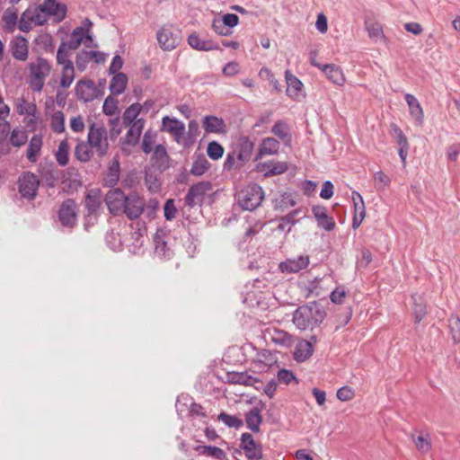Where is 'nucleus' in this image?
I'll return each instance as SVG.
<instances>
[{
	"mask_svg": "<svg viewBox=\"0 0 460 460\" xmlns=\"http://www.w3.org/2000/svg\"><path fill=\"white\" fill-rule=\"evenodd\" d=\"M326 317L323 306L316 302H309L299 306L293 314V323L300 330L314 329L319 326Z\"/></svg>",
	"mask_w": 460,
	"mask_h": 460,
	"instance_id": "1",
	"label": "nucleus"
},
{
	"mask_svg": "<svg viewBox=\"0 0 460 460\" xmlns=\"http://www.w3.org/2000/svg\"><path fill=\"white\" fill-rule=\"evenodd\" d=\"M27 69L29 70V84L34 92H41L45 79L51 72L52 66L48 59L38 57L34 61L28 64Z\"/></svg>",
	"mask_w": 460,
	"mask_h": 460,
	"instance_id": "2",
	"label": "nucleus"
},
{
	"mask_svg": "<svg viewBox=\"0 0 460 460\" xmlns=\"http://www.w3.org/2000/svg\"><path fill=\"white\" fill-rule=\"evenodd\" d=\"M235 199L243 210L253 211L264 199V190L259 184H249L236 193Z\"/></svg>",
	"mask_w": 460,
	"mask_h": 460,
	"instance_id": "3",
	"label": "nucleus"
},
{
	"mask_svg": "<svg viewBox=\"0 0 460 460\" xmlns=\"http://www.w3.org/2000/svg\"><path fill=\"white\" fill-rule=\"evenodd\" d=\"M87 142L91 147L96 149L99 157L105 156L109 149L108 133L105 127L92 123L89 126Z\"/></svg>",
	"mask_w": 460,
	"mask_h": 460,
	"instance_id": "4",
	"label": "nucleus"
},
{
	"mask_svg": "<svg viewBox=\"0 0 460 460\" xmlns=\"http://www.w3.org/2000/svg\"><path fill=\"white\" fill-rule=\"evenodd\" d=\"M58 218L63 227L72 230L78 221V205L74 199H66L58 211Z\"/></svg>",
	"mask_w": 460,
	"mask_h": 460,
	"instance_id": "5",
	"label": "nucleus"
},
{
	"mask_svg": "<svg viewBox=\"0 0 460 460\" xmlns=\"http://www.w3.org/2000/svg\"><path fill=\"white\" fill-rule=\"evenodd\" d=\"M17 184L22 198L31 201L37 197L40 180L33 172H22L18 179Z\"/></svg>",
	"mask_w": 460,
	"mask_h": 460,
	"instance_id": "6",
	"label": "nucleus"
},
{
	"mask_svg": "<svg viewBox=\"0 0 460 460\" xmlns=\"http://www.w3.org/2000/svg\"><path fill=\"white\" fill-rule=\"evenodd\" d=\"M212 183L208 181H199L190 187L185 196V205L190 208L202 206L206 194L212 190Z\"/></svg>",
	"mask_w": 460,
	"mask_h": 460,
	"instance_id": "7",
	"label": "nucleus"
},
{
	"mask_svg": "<svg viewBox=\"0 0 460 460\" xmlns=\"http://www.w3.org/2000/svg\"><path fill=\"white\" fill-rule=\"evenodd\" d=\"M76 98L83 102H89L95 98L103 95V93L95 85L91 79L79 80L75 87Z\"/></svg>",
	"mask_w": 460,
	"mask_h": 460,
	"instance_id": "8",
	"label": "nucleus"
},
{
	"mask_svg": "<svg viewBox=\"0 0 460 460\" xmlns=\"http://www.w3.org/2000/svg\"><path fill=\"white\" fill-rule=\"evenodd\" d=\"M145 207V199L137 192L132 191L127 195L122 214H124L129 220H135L140 217L143 214Z\"/></svg>",
	"mask_w": 460,
	"mask_h": 460,
	"instance_id": "9",
	"label": "nucleus"
},
{
	"mask_svg": "<svg viewBox=\"0 0 460 460\" xmlns=\"http://www.w3.org/2000/svg\"><path fill=\"white\" fill-rule=\"evenodd\" d=\"M239 447L243 450L248 460H261L263 458L262 445L257 443L250 433L246 432L241 435Z\"/></svg>",
	"mask_w": 460,
	"mask_h": 460,
	"instance_id": "10",
	"label": "nucleus"
},
{
	"mask_svg": "<svg viewBox=\"0 0 460 460\" xmlns=\"http://www.w3.org/2000/svg\"><path fill=\"white\" fill-rule=\"evenodd\" d=\"M127 195L119 188H111L106 194L104 201L109 212L113 216L122 215Z\"/></svg>",
	"mask_w": 460,
	"mask_h": 460,
	"instance_id": "11",
	"label": "nucleus"
},
{
	"mask_svg": "<svg viewBox=\"0 0 460 460\" xmlns=\"http://www.w3.org/2000/svg\"><path fill=\"white\" fill-rule=\"evenodd\" d=\"M102 190L98 188L89 190L84 197V205L87 212V217H97L102 209Z\"/></svg>",
	"mask_w": 460,
	"mask_h": 460,
	"instance_id": "12",
	"label": "nucleus"
},
{
	"mask_svg": "<svg viewBox=\"0 0 460 460\" xmlns=\"http://www.w3.org/2000/svg\"><path fill=\"white\" fill-rule=\"evenodd\" d=\"M254 144L248 137L241 136L233 152L236 155L238 165H245L252 155Z\"/></svg>",
	"mask_w": 460,
	"mask_h": 460,
	"instance_id": "13",
	"label": "nucleus"
},
{
	"mask_svg": "<svg viewBox=\"0 0 460 460\" xmlns=\"http://www.w3.org/2000/svg\"><path fill=\"white\" fill-rule=\"evenodd\" d=\"M37 9L49 16H54L56 22H61L66 18L67 12L66 5L58 3V0H44V3L40 4Z\"/></svg>",
	"mask_w": 460,
	"mask_h": 460,
	"instance_id": "14",
	"label": "nucleus"
},
{
	"mask_svg": "<svg viewBox=\"0 0 460 460\" xmlns=\"http://www.w3.org/2000/svg\"><path fill=\"white\" fill-rule=\"evenodd\" d=\"M157 41L165 51L174 49L179 44V37L172 31V26H162L156 33Z\"/></svg>",
	"mask_w": 460,
	"mask_h": 460,
	"instance_id": "15",
	"label": "nucleus"
},
{
	"mask_svg": "<svg viewBox=\"0 0 460 460\" xmlns=\"http://www.w3.org/2000/svg\"><path fill=\"white\" fill-rule=\"evenodd\" d=\"M288 169V164L287 162L270 160L264 163H258L256 164V171L262 173L264 177L282 174L286 172Z\"/></svg>",
	"mask_w": 460,
	"mask_h": 460,
	"instance_id": "16",
	"label": "nucleus"
},
{
	"mask_svg": "<svg viewBox=\"0 0 460 460\" xmlns=\"http://www.w3.org/2000/svg\"><path fill=\"white\" fill-rule=\"evenodd\" d=\"M162 130L169 132L177 143H181L185 133V125L176 118L164 116L162 119Z\"/></svg>",
	"mask_w": 460,
	"mask_h": 460,
	"instance_id": "17",
	"label": "nucleus"
},
{
	"mask_svg": "<svg viewBox=\"0 0 460 460\" xmlns=\"http://www.w3.org/2000/svg\"><path fill=\"white\" fill-rule=\"evenodd\" d=\"M309 262L310 259L308 255H300L297 258L287 259L285 261L280 262L279 268L283 273H297L300 270L306 269Z\"/></svg>",
	"mask_w": 460,
	"mask_h": 460,
	"instance_id": "18",
	"label": "nucleus"
},
{
	"mask_svg": "<svg viewBox=\"0 0 460 460\" xmlns=\"http://www.w3.org/2000/svg\"><path fill=\"white\" fill-rule=\"evenodd\" d=\"M93 41L92 34H85L83 31L82 28H75L71 34L69 35V39L66 41H64L65 46L72 50H75L79 48L81 43H84L85 47H91V42Z\"/></svg>",
	"mask_w": 460,
	"mask_h": 460,
	"instance_id": "19",
	"label": "nucleus"
},
{
	"mask_svg": "<svg viewBox=\"0 0 460 460\" xmlns=\"http://www.w3.org/2000/svg\"><path fill=\"white\" fill-rule=\"evenodd\" d=\"M10 51L16 60L25 61L29 54L28 40L23 36H16L10 42Z\"/></svg>",
	"mask_w": 460,
	"mask_h": 460,
	"instance_id": "20",
	"label": "nucleus"
},
{
	"mask_svg": "<svg viewBox=\"0 0 460 460\" xmlns=\"http://www.w3.org/2000/svg\"><path fill=\"white\" fill-rule=\"evenodd\" d=\"M202 127L206 133H226V125L222 118L214 115H207L203 118Z\"/></svg>",
	"mask_w": 460,
	"mask_h": 460,
	"instance_id": "21",
	"label": "nucleus"
},
{
	"mask_svg": "<svg viewBox=\"0 0 460 460\" xmlns=\"http://www.w3.org/2000/svg\"><path fill=\"white\" fill-rule=\"evenodd\" d=\"M152 164L160 172H164L170 168V156L164 146L160 144L155 147L152 155Z\"/></svg>",
	"mask_w": 460,
	"mask_h": 460,
	"instance_id": "22",
	"label": "nucleus"
},
{
	"mask_svg": "<svg viewBox=\"0 0 460 460\" xmlns=\"http://www.w3.org/2000/svg\"><path fill=\"white\" fill-rule=\"evenodd\" d=\"M280 144L274 137H265L262 139L259 150L255 155L254 161L261 159L264 155H276L279 152Z\"/></svg>",
	"mask_w": 460,
	"mask_h": 460,
	"instance_id": "23",
	"label": "nucleus"
},
{
	"mask_svg": "<svg viewBox=\"0 0 460 460\" xmlns=\"http://www.w3.org/2000/svg\"><path fill=\"white\" fill-rule=\"evenodd\" d=\"M393 136L398 144V154L403 164L406 163V157L409 150V143L402 130L394 123L391 125Z\"/></svg>",
	"mask_w": 460,
	"mask_h": 460,
	"instance_id": "24",
	"label": "nucleus"
},
{
	"mask_svg": "<svg viewBox=\"0 0 460 460\" xmlns=\"http://www.w3.org/2000/svg\"><path fill=\"white\" fill-rule=\"evenodd\" d=\"M188 44L194 49L199 51H209L220 49V47L211 40H201L195 32L188 37Z\"/></svg>",
	"mask_w": 460,
	"mask_h": 460,
	"instance_id": "25",
	"label": "nucleus"
},
{
	"mask_svg": "<svg viewBox=\"0 0 460 460\" xmlns=\"http://www.w3.org/2000/svg\"><path fill=\"white\" fill-rule=\"evenodd\" d=\"M120 165L117 158H114L110 164L108 170L103 177V186L114 188L119 180Z\"/></svg>",
	"mask_w": 460,
	"mask_h": 460,
	"instance_id": "26",
	"label": "nucleus"
},
{
	"mask_svg": "<svg viewBox=\"0 0 460 460\" xmlns=\"http://www.w3.org/2000/svg\"><path fill=\"white\" fill-rule=\"evenodd\" d=\"M326 77L334 84L341 86L345 83V76L341 68L334 64H325L321 67Z\"/></svg>",
	"mask_w": 460,
	"mask_h": 460,
	"instance_id": "27",
	"label": "nucleus"
},
{
	"mask_svg": "<svg viewBox=\"0 0 460 460\" xmlns=\"http://www.w3.org/2000/svg\"><path fill=\"white\" fill-rule=\"evenodd\" d=\"M412 300V314L414 316L415 323H419L427 314L426 301L421 295L413 294Z\"/></svg>",
	"mask_w": 460,
	"mask_h": 460,
	"instance_id": "28",
	"label": "nucleus"
},
{
	"mask_svg": "<svg viewBox=\"0 0 460 460\" xmlns=\"http://www.w3.org/2000/svg\"><path fill=\"white\" fill-rule=\"evenodd\" d=\"M271 133L282 140L287 146H290L292 142V136L290 128L287 122L278 120L275 122L271 128Z\"/></svg>",
	"mask_w": 460,
	"mask_h": 460,
	"instance_id": "29",
	"label": "nucleus"
},
{
	"mask_svg": "<svg viewBox=\"0 0 460 460\" xmlns=\"http://www.w3.org/2000/svg\"><path fill=\"white\" fill-rule=\"evenodd\" d=\"M404 99L408 104L411 116L419 125H421L423 123L424 114L419 101L411 93H406Z\"/></svg>",
	"mask_w": 460,
	"mask_h": 460,
	"instance_id": "30",
	"label": "nucleus"
},
{
	"mask_svg": "<svg viewBox=\"0 0 460 460\" xmlns=\"http://www.w3.org/2000/svg\"><path fill=\"white\" fill-rule=\"evenodd\" d=\"M314 353V347L311 341L302 340L299 341L294 351V358L297 362H304L307 360Z\"/></svg>",
	"mask_w": 460,
	"mask_h": 460,
	"instance_id": "31",
	"label": "nucleus"
},
{
	"mask_svg": "<svg viewBox=\"0 0 460 460\" xmlns=\"http://www.w3.org/2000/svg\"><path fill=\"white\" fill-rule=\"evenodd\" d=\"M246 427L254 433L260 432V426L262 422L261 411L257 407H253L245 413Z\"/></svg>",
	"mask_w": 460,
	"mask_h": 460,
	"instance_id": "32",
	"label": "nucleus"
},
{
	"mask_svg": "<svg viewBox=\"0 0 460 460\" xmlns=\"http://www.w3.org/2000/svg\"><path fill=\"white\" fill-rule=\"evenodd\" d=\"M42 143V137L40 135H33L31 138L26 153V157L31 163L37 162Z\"/></svg>",
	"mask_w": 460,
	"mask_h": 460,
	"instance_id": "33",
	"label": "nucleus"
},
{
	"mask_svg": "<svg viewBox=\"0 0 460 460\" xmlns=\"http://www.w3.org/2000/svg\"><path fill=\"white\" fill-rule=\"evenodd\" d=\"M143 129V123L141 120L134 122L128 128L124 140L123 145L136 146L140 138L141 132Z\"/></svg>",
	"mask_w": 460,
	"mask_h": 460,
	"instance_id": "34",
	"label": "nucleus"
},
{
	"mask_svg": "<svg viewBox=\"0 0 460 460\" xmlns=\"http://www.w3.org/2000/svg\"><path fill=\"white\" fill-rule=\"evenodd\" d=\"M199 455L211 456L217 460H226V454L223 449L215 446L198 445L193 448Z\"/></svg>",
	"mask_w": 460,
	"mask_h": 460,
	"instance_id": "35",
	"label": "nucleus"
},
{
	"mask_svg": "<svg viewBox=\"0 0 460 460\" xmlns=\"http://www.w3.org/2000/svg\"><path fill=\"white\" fill-rule=\"evenodd\" d=\"M128 84V77L124 73H117L111 80L109 89L114 95L121 94Z\"/></svg>",
	"mask_w": 460,
	"mask_h": 460,
	"instance_id": "36",
	"label": "nucleus"
},
{
	"mask_svg": "<svg viewBox=\"0 0 460 460\" xmlns=\"http://www.w3.org/2000/svg\"><path fill=\"white\" fill-rule=\"evenodd\" d=\"M210 168V163L205 157L203 154L197 155L192 163L190 173L199 177L205 174Z\"/></svg>",
	"mask_w": 460,
	"mask_h": 460,
	"instance_id": "37",
	"label": "nucleus"
},
{
	"mask_svg": "<svg viewBox=\"0 0 460 460\" xmlns=\"http://www.w3.org/2000/svg\"><path fill=\"white\" fill-rule=\"evenodd\" d=\"M72 49H68L65 46L64 41H62L58 49L57 52V63L62 66V69L73 68L74 64L70 59Z\"/></svg>",
	"mask_w": 460,
	"mask_h": 460,
	"instance_id": "38",
	"label": "nucleus"
},
{
	"mask_svg": "<svg viewBox=\"0 0 460 460\" xmlns=\"http://www.w3.org/2000/svg\"><path fill=\"white\" fill-rule=\"evenodd\" d=\"M227 381L235 385H252L257 379L248 375L247 372H228Z\"/></svg>",
	"mask_w": 460,
	"mask_h": 460,
	"instance_id": "39",
	"label": "nucleus"
},
{
	"mask_svg": "<svg viewBox=\"0 0 460 460\" xmlns=\"http://www.w3.org/2000/svg\"><path fill=\"white\" fill-rule=\"evenodd\" d=\"M285 75L288 84L287 94L291 97L297 96L302 91V82L296 75H292L288 70L286 71Z\"/></svg>",
	"mask_w": 460,
	"mask_h": 460,
	"instance_id": "40",
	"label": "nucleus"
},
{
	"mask_svg": "<svg viewBox=\"0 0 460 460\" xmlns=\"http://www.w3.org/2000/svg\"><path fill=\"white\" fill-rule=\"evenodd\" d=\"M145 183L151 192H158L161 190L162 182L157 173L152 170H146Z\"/></svg>",
	"mask_w": 460,
	"mask_h": 460,
	"instance_id": "41",
	"label": "nucleus"
},
{
	"mask_svg": "<svg viewBox=\"0 0 460 460\" xmlns=\"http://www.w3.org/2000/svg\"><path fill=\"white\" fill-rule=\"evenodd\" d=\"M2 20L4 23V29L7 32H13L14 31L18 21V15L16 12L11 11L10 9H7L2 17Z\"/></svg>",
	"mask_w": 460,
	"mask_h": 460,
	"instance_id": "42",
	"label": "nucleus"
},
{
	"mask_svg": "<svg viewBox=\"0 0 460 460\" xmlns=\"http://www.w3.org/2000/svg\"><path fill=\"white\" fill-rule=\"evenodd\" d=\"M141 105L139 103H134L128 107L122 116L123 122L126 125L133 124L137 117L141 111Z\"/></svg>",
	"mask_w": 460,
	"mask_h": 460,
	"instance_id": "43",
	"label": "nucleus"
},
{
	"mask_svg": "<svg viewBox=\"0 0 460 460\" xmlns=\"http://www.w3.org/2000/svg\"><path fill=\"white\" fill-rule=\"evenodd\" d=\"M75 155L79 161L86 163L91 160L93 152L87 144L82 142L75 146Z\"/></svg>",
	"mask_w": 460,
	"mask_h": 460,
	"instance_id": "44",
	"label": "nucleus"
},
{
	"mask_svg": "<svg viewBox=\"0 0 460 460\" xmlns=\"http://www.w3.org/2000/svg\"><path fill=\"white\" fill-rule=\"evenodd\" d=\"M28 141V135L26 131L18 128H13L10 136V143L15 147H21Z\"/></svg>",
	"mask_w": 460,
	"mask_h": 460,
	"instance_id": "45",
	"label": "nucleus"
},
{
	"mask_svg": "<svg viewBox=\"0 0 460 460\" xmlns=\"http://www.w3.org/2000/svg\"><path fill=\"white\" fill-rule=\"evenodd\" d=\"M448 327L452 340L455 343L460 342V318L456 314H452L448 319Z\"/></svg>",
	"mask_w": 460,
	"mask_h": 460,
	"instance_id": "46",
	"label": "nucleus"
},
{
	"mask_svg": "<svg viewBox=\"0 0 460 460\" xmlns=\"http://www.w3.org/2000/svg\"><path fill=\"white\" fill-rule=\"evenodd\" d=\"M225 149L217 141H211L207 146V155L212 160H218L224 155Z\"/></svg>",
	"mask_w": 460,
	"mask_h": 460,
	"instance_id": "47",
	"label": "nucleus"
},
{
	"mask_svg": "<svg viewBox=\"0 0 460 460\" xmlns=\"http://www.w3.org/2000/svg\"><path fill=\"white\" fill-rule=\"evenodd\" d=\"M40 176L43 182L49 188H53L56 185L58 180L57 171L52 168H42L40 170Z\"/></svg>",
	"mask_w": 460,
	"mask_h": 460,
	"instance_id": "48",
	"label": "nucleus"
},
{
	"mask_svg": "<svg viewBox=\"0 0 460 460\" xmlns=\"http://www.w3.org/2000/svg\"><path fill=\"white\" fill-rule=\"evenodd\" d=\"M217 419L229 428L239 429L243 425L242 419L234 415L227 414L226 412H221Z\"/></svg>",
	"mask_w": 460,
	"mask_h": 460,
	"instance_id": "49",
	"label": "nucleus"
},
{
	"mask_svg": "<svg viewBox=\"0 0 460 460\" xmlns=\"http://www.w3.org/2000/svg\"><path fill=\"white\" fill-rule=\"evenodd\" d=\"M68 151L67 142L66 140L61 141L56 154L57 162L60 166H66L68 164Z\"/></svg>",
	"mask_w": 460,
	"mask_h": 460,
	"instance_id": "50",
	"label": "nucleus"
},
{
	"mask_svg": "<svg viewBox=\"0 0 460 460\" xmlns=\"http://www.w3.org/2000/svg\"><path fill=\"white\" fill-rule=\"evenodd\" d=\"M50 126L54 132L62 133L65 131V118L62 111H56L52 115Z\"/></svg>",
	"mask_w": 460,
	"mask_h": 460,
	"instance_id": "51",
	"label": "nucleus"
},
{
	"mask_svg": "<svg viewBox=\"0 0 460 460\" xmlns=\"http://www.w3.org/2000/svg\"><path fill=\"white\" fill-rule=\"evenodd\" d=\"M412 439H413L416 448L420 453L425 454L430 450L431 442H430L429 434L426 437L418 436L415 438L412 436Z\"/></svg>",
	"mask_w": 460,
	"mask_h": 460,
	"instance_id": "52",
	"label": "nucleus"
},
{
	"mask_svg": "<svg viewBox=\"0 0 460 460\" xmlns=\"http://www.w3.org/2000/svg\"><path fill=\"white\" fill-rule=\"evenodd\" d=\"M189 130L187 133V137L183 139V145L184 146H190L192 145L195 141L196 136L199 131V124L196 120H190L189 122Z\"/></svg>",
	"mask_w": 460,
	"mask_h": 460,
	"instance_id": "53",
	"label": "nucleus"
},
{
	"mask_svg": "<svg viewBox=\"0 0 460 460\" xmlns=\"http://www.w3.org/2000/svg\"><path fill=\"white\" fill-rule=\"evenodd\" d=\"M102 111L108 116L116 114L118 111V101L111 95L106 97L102 105Z\"/></svg>",
	"mask_w": 460,
	"mask_h": 460,
	"instance_id": "54",
	"label": "nucleus"
},
{
	"mask_svg": "<svg viewBox=\"0 0 460 460\" xmlns=\"http://www.w3.org/2000/svg\"><path fill=\"white\" fill-rule=\"evenodd\" d=\"M91 50H83L76 55L75 65L79 71L85 70L88 63L92 60Z\"/></svg>",
	"mask_w": 460,
	"mask_h": 460,
	"instance_id": "55",
	"label": "nucleus"
},
{
	"mask_svg": "<svg viewBox=\"0 0 460 460\" xmlns=\"http://www.w3.org/2000/svg\"><path fill=\"white\" fill-rule=\"evenodd\" d=\"M351 199L354 205V212L363 214L362 217H366V207L360 193L353 190L351 193Z\"/></svg>",
	"mask_w": 460,
	"mask_h": 460,
	"instance_id": "56",
	"label": "nucleus"
},
{
	"mask_svg": "<svg viewBox=\"0 0 460 460\" xmlns=\"http://www.w3.org/2000/svg\"><path fill=\"white\" fill-rule=\"evenodd\" d=\"M278 382L285 385H289L292 381L298 384V380L293 371L282 368L277 374Z\"/></svg>",
	"mask_w": 460,
	"mask_h": 460,
	"instance_id": "57",
	"label": "nucleus"
},
{
	"mask_svg": "<svg viewBox=\"0 0 460 460\" xmlns=\"http://www.w3.org/2000/svg\"><path fill=\"white\" fill-rule=\"evenodd\" d=\"M212 29L219 36H230L233 31L230 30L220 19L215 18L212 22Z\"/></svg>",
	"mask_w": 460,
	"mask_h": 460,
	"instance_id": "58",
	"label": "nucleus"
},
{
	"mask_svg": "<svg viewBox=\"0 0 460 460\" xmlns=\"http://www.w3.org/2000/svg\"><path fill=\"white\" fill-rule=\"evenodd\" d=\"M366 29L367 31L368 36L371 39L381 38L382 40H385V37L383 33L382 26L377 22L367 23Z\"/></svg>",
	"mask_w": 460,
	"mask_h": 460,
	"instance_id": "59",
	"label": "nucleus"
},
{
	"mask_svg": "<svg viewBox=\"0 0 460 460\" xmlns=\"http://www.w3.org/2000/svg\"><path fill=\"white\" fill-rule=\"evenodd\" d=\"M177 208L174 203V199H169L164 205V215L166 220L172 221L175 218Z\"/></svg>",
	"mask_w": 460,
	"mask_h": 460,
	"instance_id": "60",
	"label": "nucleus"
},
{
	"mask_svg": "<svg viewBox=\"0 0 460 460\" xmlns=\"http://www.w3.org/2000/svg\"><path fill=\"white\" fill-rule=\"evenodd\" d=\"M75 79V67L62 69V75L60 79V86L62 88H68Z\"/></svg>",
	"mask_w": 460,
	"mask_h": 460,
	"instance_id": "61",
	"label": "nucleus"
},
{
	"mask_svg": "<svg viewBox=\"0 0 460 460\" xmlns=\"http://www.w3.org/2000/svg\"><path fill=\"white\" fill-rule=\"evenodd\" d=\"M244 165H238L236 155L232 151L229 152L226 155V158L224 162L223 168L225 171H231L233 169H240Z\"/></svg>",
	"mask_w": 460,
	"mask_h": 460,
	"instance_id": "62",
	"label": "nucleus"
},
{
	"mask_svg": "<svg viewBox=\"0 0 460 460\" xmlns=\"http://www.w3.org/2000/svg\"><path fill=\"white\" fill-rule=\"evenodd\" d=\"M273 341L282 346L289 347L292 344V337L284 331H279L273 337Z\"/></svg>",
	"mask_w": 460,
	"mask_h": 460,
	"instance_id": "63",
	"label": "nucleus"
},
{
	"mask_svg": "<svg viewBox=\"0 0 460 460\" xmlns=\"http://www.w3.org/2000/svg\"><path fill=\"white\" fill-rule=\"evenodd\" d=\"M336 395L340 401L348 402L354 397L355 393L352 388L349 386H342L338 389Z\"/></svg>",
	"mask_w": 460,
	"mask_h": 460,
	"instance_id": "64",
	"label": "nucleus"
}]
</instances>
